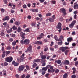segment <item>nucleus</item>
<instances>
[{
	"instance_id": "30",
	"label": "nucleus",
	"mask_w": 78,
	"mask_h": 78,
	"mask_svg": "<svg viewBox=\"0 0 78 78\" xmlns=\"http://www.w3.org/2000/svg\"><path fill=\"white\" fill-rule=\"evenodd\" d=\"M51 16V13H48L46 15V16L47 17H48V16Z\"/></svg>"
},
{
	"instance_id": "51",
	"label": "nucleus",
	"mask_w": 78,
	"mask_h": 78,
	"mask_svg": "<svg viewBox=\"0 0 78 78\" xmlns=\"http://www.w3.org/2000/svg\"><path fill=\"white\" fill-rule=\"evenodd\" d=\"M54 48H55V49H56V48H58V45H55L54 46Z\"/></svg>"
},
{
	"instance_id": "44",
	"label": "nucleus",
	"mask_w": 78,
	"mask_h": 78,
	"mask_svg": "<svg viewBox=\"0 0 78 78\" xmlns=\"http://www.w3.org/2000/svg\"><path fill=\"white\" fill-rule=\"evenodd\" d=\"M45 73H46V71H42V75H44L45 74Z\"/></svg>"
},
{
	"instance_id": "22",
	"label": "nucleus",
	"mask_w": 78,
	"mask_h": 78,
	"mask_svg": "<svg viewBox=\"0 0 78 78\" xmlns=\"http://www.w3.org/2000/svg\"><path fill=\"white\" fill-rule=\"evenodd\" d=\"M35 44H42V42L41 41H37L35 43Z\"/></svg>"
},
{
	"instance_id": "55",
	"label": "nucleus",
	"mask_w": 78,
	"mask_h": 78,
	"mask_svg": "<svg viewBox=\"0 0 78 78\" xmlns=\"http://www.w3.org/2000/svg\"><path fill=\"white\" fill-rule=\"evenodd\" d=\"M14 20V18H12V19H11L10 20V23H13V22H14V21H13V20Z\"/></svg>"
},
{
	"instance_id": "9",
	"label": "nucleus",
	"mask_w": 78,
	"mask_h": 78,
	"mask_svg": "<svg viewBox=\"0 0 78 78\" xmlns=\"http://www.w3.org/2000/svg\"><path fill=\"white\" fill-rule=\"evenodd\" d=\"M74 9H78V4H77L76 3H74V5L73 6Z\"/></svg>"
},
{
	"instance_id": "41",
	"label": "nucleus",
	"mask_w": 78,
	"mask_h": 78,
	"mask_svg": "<svg viewBox=\"0 0 78 78\" xmlns=\"http://www.w3.org/2000/svg\"><path fill=\"white\" fill-rule=\"evenodd\" d=\"M49 75H50V74L49 73L46 74L45 75V77H46V78H48V76Z\"/></svg>"
},
{
	"instance_id": "1",
	"label": "nucleus",
	"mask_w": 78,
	"mask_h": 78,
	"mask_svg": "<svg viewBox=\"0 0 78 78\" xmlns=\"http://www.w3.org/2000/svg\"><path fill=\"white\" fill-rule=\"evenodd\" d=\"M61 23L60 22H59L58 23L57 26L56 27V28H58V29H59L58 30L59 33H61V31L62 30V28H61Z\"/></svg>"
},
{
	"instance_id": "47",
	"label": "nucleus",
	"mask_w": 78,
	"mask_h": 78,
	"mask_svg": "<svg viewBox=\"0 0 78 78\" xmlns=\"http://www.w3.org/2000/svg\"><path fill=\"white\" fill-rule=\"evenodd\" d=\"M59 72V69H57L55 70V73H58Z\"/></svg>"
},
{
	"instance_id": "39",
	"label": "nucleus",
	"mask_w": 78,
	"mask_h": 78,
	"mask_svg": "<svg viewBox=\"0 0 78 78\" xmlns=\"http://www.w3.org/2000/svg\"><path fill=\"white\" fill-rule=\"evenodd\" d=\"M3 1L4 2L5 4L7 5L8 3V1H7V0H3Z\"/></svg>"
},
{
	"instance_id": "17",
	"label": "nucleus",
	"mask_w": 78,
	"mask_h": 78,
	"mask_svg": "<svg viewBox=\"0 0 78 78\" xmlns=\"http://www.w3.org/2000/svg\"><path fill=\"white\" fill-rule=\"evenodd\" d=\"M12 29L10 28V29L7 31V33H12Z\"/></svg>"
},
{
	"instance_id": "21",
	"label": "nucleus",
	"mask_w": 78,
	"mask_h": 78,
	"mask_svg": "<svg viewBox=\"0 0 78 78\" xmlns=\"http://www.w3.org/2000/svg\"><path fill=\"white\" fill-rule=\"evenodd\" d=\"M48 20L51 22H54V20L52 19V18H50Z\"/></svg>"
},
{
	"instance_id": "23",
	"label": "nucleus",
	"mask_w": 78,
	"mask_h": 78,
	"mask_svg": "<svg viewBox=\"0 0 78 78\" xmlns=\"http://www.w3.org/2000/svg\"><path fill=\"white\" fill-rule=\"evenodd\" d=\"M41 58L42 59H46V58L47 57V56L46 55H43L41 56Z\"/></svg>"
},
{
	"instance_id": "6",
	"label": "nucleus",
	"mask_w": 78,
	"mask_h": 78,
	"mask_svg": "<svg viewBox=\"0 0 78 78\" xmlns=\"http://www.w3.org/2000/svg\"><path fill=\"white\" fill-rule=\"evenodd\" d=\"M75 23H76V21L74 20L73 21L72 23L69 25V27L70 28H72L73 27V26H74V25L75 24Z\"/></svg>"
},
{
	"instance_id": "20",
	"label": "nucleus",
	"mask_w": 78,
	"mask_h": 78,
	"mask_svg": "<svg viewBox=\"0 0 78 78\" xmlns=\"http://www.w3.org/2000/svg\"><path fill=\"white\" fill-rule=\"evenodd\" d=\"M5 53H6V51H4L3 52V54L2 55V58H4L5 56Z\"/></svg>"
},
{
	"instance_id": "26",
	"label": "nucleus",
	"mask_w": 78,
	"mask_h": 78,
	"mask_svg": "<svg viewBox=\"0 0 78 78\" xmlns=\"http://www.w3.org/2000/svg\"><path fill=\"white\" fill-rule=\"evenodd\" d=\"M21 31H22V29H21V28L19 27H18V29H17L18 32V33H20V32H21Z\"/></svg>"
},
{
	"instance_id": "14",
	"label": "nucleus",
	"mask_w": 78,
	"mask_h": 78,
	"mask_svg": "<svg viewBox=\"0 0 78 78\" xmlns=\"http://www.w3.org/2000/svg\"><path fill=\"white\" fill-rule=\"evenodd\" d=\"M32 11V12H38V9H31L30 10Z\"/></svg>"
},
{
	"instance_id": "61",
	"label": "nucleus",
	"mask_w": 78,
	"mask_h": 78,
	"mask_svg": "<svg viewBox=\"0 0 78 78\" xmlns=\"http://www.w3.org/2000/svg\"><path fill=\"white\" fill-rule=\"evenodd\" d=\"M76 34V33H75V31H73L72 33V35H73V36L74 35H75V34Z\"/></svg>"
},
{
	"instance_id": "3",
	"label": "nucleus",
	"mask_w": 78,
	"mask_h": 78,
	"mask_svg": "<svg viewBox=\"0 0 78 78\" xmlns=\"http://www.w3.org/2000/svg\"><path fill=\"white\" fill-rule=\"evenodd\" d=\"M25 67V66L24 65H21L18 68L19 71H20V72L21 71H23Z\"/></svg>"
},
{
	"instance_id": "31",
	"label": "nucleus",
	"mask_w": 78,
	"mask_h": 78,
	"mask_svg": "<svg viewBox=\"0 0 78 78\" xmlns=\"http://www.w3.org/2000/svg\"><path fill=\"white\" fill-rule=\"evenodd\" d=\"M54 39L56 40V41H57V40L58 39V37H57V35H55L54 36Z\"/></svg>"
},
{
	"instance_id": "42",
	"label": "nucleus",
	"mask_w": 78,
	"mask_h": 78,
	"mask_svg": "<svg viewBox=\"0 0 78 78\" xmlns=\"http://www.w3.org/2000/svg\"><path fill=\"white\" fill-rule=\"evenodd\" d=\"M1 50L2 51H5V47H2L1 49Z\"/></svg>"
},
{
	"instance_id": "25",
	"label": "nucleus",
	"mask_w": 78,
	"mask_h": 78,
	"mask_svg": "<svg viewBox=\"0 0 78 78\" xmlns=\"http://www.w3.org/2000/svg\"><path fill=\"white\" fill-rule=\"evenodd\" d=\"M12 29L13 30H16L17 29V27H16V26L14 25L12 27Z\"/></svg>"
},
{
	"instance_id": "16",
	"label": "nucleus",
	"mask_w": 78,
	"mask_h": 78,
	"mask_svg": "<svg viewBox=\"0 0 78 78\" xmlns=\"http://www.w3.org/2000/svg\"><path fill=\"white\" fill-rule=\"evenodd\" d=\"M47 67H43L42 68V70L43 71H44L45 72H46L47 70Z\"/></svg>"
},
{
	"instance_id": "57",
	"label": "nucleus",
	"mask_w": 78,
	"mask_h": 78,
	"mask_svg": "<svg viewBox=\"0 0 78 78\" xmlns=\"http://www.w3.org/2000/svg\"><path fill=\"white\" fill-rule=\"evenodd\" d=\"M56 2L55 1H51V3H52V4H55L56 3Z\"/></svg>"
},
{
	"instance_id": "46",
	"label": "nucleus",
	"mask_w": 78,
	"mask_h": 78,
	"mask_svg": "<svg viewBox=\"0 0 78 78\" xmlns=\"http://www.w3.org/2000/svg\"><path fill=\"white\" fill-rule=\"evenodd\" d=\"M15 25H17V26H19V22L17 21H16L15 22Z\"/></svg>"
},
{
	"instance_id": "10",
	"label": "nucleus",
	"mask_w": 78,
	"mask_h": 78,
	"mask_svg": "<svg viewBox=\"0 0 78 78\" xmlns=\"http://www.w3.org/2000/svg\"><path fill=\"white\" fill-rule=\"evenodd\" d=\"M59 50H61L62 52H64L66 51V49H65V47H62L59 48Z\"/></svg>"
},
{
	"instance_id": "38",
	"label": "nucleus",
	"mask_w": 78,
	"mask_h": 78,
	"mask_svg": "<svg viewBox=\"0 0 78 78\" xmlns=\"http://www.w3.org/2000/svg\"><path fill=\"white\" fill-rule=\"evenodd\" d=\"M50 50H51V51H54V48H53L50 47Z\"/></svg>"
},
{
	"instance_id": "52",
	"label": "nucleus",
	"mask_w": 78,
	"mask_h": 78,
	"mask_svg": "<svg viewBox=\"0 0 78 78\" xmlns=\"http://www.w3.org/2000/svg\"><path fill=\"white\" fill-rule=\"evenodd\" d=\"M29 28H27L26 30H25V31L26 32H29Z\"/></svg>"
},
{
	"instance_id": "33",
	"label": "nucleus",
	"mask_w": 78,
	"mask_h": 78,
	"mask_svg": "<svg viewBox=\"0 0 78 78\" xmlns=\"http://www.w3.org/2000/svg\"><path fill=\"white\" fill-rule=\"evenodd\" d=\"M44 35V34L43 33H41L40 35H39V36H40L41 37V38H42L43 36Z\"/></svg>"
},
{
	"instance_id": "56",
	"label": "nucleus",
	"mask_w": 78,
	"mask_h": 78,
	"mask_svg": "<svg viewBox=\"0 0 78 78\" xmlns=\"http://www.w3.org/2000/svg\"><path fill=\"white\" fill-rule=\"evenodd\" d=\"M9 40L10 42H12L13 41H14V39L13 38H10Z\"/></svg>"
},
{
	"instance_id": "59",
	"label": "nucleus",
	"mask_w": 78,
	"mask_h": 78,
	"mask_svg": "<svg viewBox=\"0 0 78 78\" xmlns=\"http://www.w3.org/2000/svg\"><path fill=\"white\" fill-rule=\"evenodd\" d=\"M21 78H25V75L23 74L21 76Z\"/></svg>"
},
{
	"instance_id": "15",
	"label": "nucleus",
	"mask_w": 78,
	"mask_h": 78,
	"mask_svg": "<svg viewBox=\"0 0 78 78\" xmlns=\"http://www.w3.org/2000/svg\"><path fill=\"white\" fill-rule=\"evenodd\" d=\"M67 77H68V74H67V73H66L64 74L63 78H67Z\"/></svg>"
},
{
	"instance_id": "50",
	"label": "nucleus",
	"mask_w": 78,
	"mask_h": 78,
	"mask_svg": "<svg viewBox=\"0 0 78 78\" xmlns=\"http://www.w3.org/2000/svg\"><path fill=\"white\" fill-rule=\"evenodd\" d=\"M53 44H54V43H53V42H51V44H50V46L51 47H52V46H53Z\"/></svg>"
},
{
	"instance_id": "53",
	"label": "nucleus",
	"mask_w": 78,
	"mask_h": 78,
	"mask_svg": "<svg viewBox=\"0 0 78 78\" xmlns=\"http://www.w3.org/2000/svg\"><path fill=\"white\" fill-rule=\"evenodd\" d=\"M4 34L3 32H2L0 34V35L1 36H4Z\"/></svg>"
},
{
	"instance_id": "19",
	"label": "nucleus",
	"mask_w": 78,
	"mask_h": 78,
	"mask_svg": "<svg viewBox=\"0 0 78 78\" xmlns=\"http://www.w3.org/2000/svg\"><path fill=\"white\" fill-rule=\"evenodd\" d=\"M31 25L32 27H35L36 26V24L35 22H32L31 24Z\"/></svg>"
},
{
	"instance_id": "28",
	"label": "nucleus",
	"mask_w": 78,
	"mask_h": 78,
	"mask_svg": "<svg viewBox=\"0 0 78 78\" xmlns=\"http://www.w3.org/2000/svg\"><path fill=\"white\" fill-rule=\"evenodd\" d=\"M40 61H41V60L40 59L34 60V61L36 62H40Z\"/></svg>"
},
{
	"instance_id": "58",
	"label": "nucleus",
	"mask_w": 78,
	"mask_h": 78,
	"mask_svg": "<svg viewBox=\"0 0 78 78\" xmlns=\"http://www.w3.org/2000/svg\"><path fill=\"white\" fill-rule=\"evenodd\" d=\"M18 65H19V64L16 62H15V63L14 64V66H17Z\"/></svg>"
},
{
	"instance_id": "4",
	"label": "nucleus",
	"mask_w": 78,
	"mask_h": 78,
	"mask_svg": "<svg viewBox=\"0 0 78 78\" xmlns=\"http://www.w3.org/2000/svg\"><path fill=\"white\" fill-rule=\"evenodd\" d=\"M32 51V46L31 45H30L27 48V50H25V52L27 53V52H31Z\"/></svg>"
},
{
	"instance_id": "29",
	"label": "nucleus",
	"mask_w": 78,
	"mask_h": 78,
	"mask_svg": "<svg viewBox=\"0 0 78 78\" xmlns=\"http://www.w3.org/2000/svg\"><path fill=\"white\" fill-rule=\"evenodd\" d=\"M72 40V38L71 37H69L67 39V41L68 42H70Z\"/></svg>"
},
{
	"instance_id": "12",
	"label": "nucleus",
	"mask_w": 78,
	"mask_h": 78,
	"mask_svg": "<svg viewBox=\"0 0 78 78\" xmlns=\"http://www.w3.org/2000/svg\"><path fill=\"white\" fill-rule=\"evenodd\" d=\"M69 63H70V62H69V61L67 60H65V61L64 62L63 64H64L68 65L69 64Z\"/></svg>"
},
{
	"instance_id": "45",
	"label": "nucleus",
	"mask_w": 78,
	"mask_h": 78,
	"mask_svg": "<svg viewBox=\"0 0 78 78\" xmlns=\"http://www.w3.org/2000/svg\"><path fill=\"white\" fill-rule=\"evenodd\" d=\"M8 63L6 62H5L4 63V66H8Z\"/></svg>"
},
{
	"instance_id": "8",
	"label": "nucleus",
	"mask_w": 78,
	"mask_h": 78,
	"mask_svg": "<svg viewBox=\"0 0 78 78\" xmlns=\"http://www.w3.org/2000/svg\"><path fill=\"white\" fill-rule=\"evenodd\" d=\"M24 44L28 45L30 43V40L28 39H25L24 40Z\"/></svg>"
},
{
	"instance_id": "35",
	"label": "nucleus",
	"mask_w": 78,
	"mask_h": 78,
	"mask_svg": "<svg viewBox=\"0 0 78 78\" xmlns=\"http://www.w3.org/2000/svg\"><path fill=\"white\" fill-rule=\"evenodd\" d=\"M1 12L3 13L5 12V9H3V8H2L1 9Z\"/></svg>"
},
{
	"instance_id": "18",
	"label": "nucleus",
	"mask_w": 78,
	"mask_h": 78,
	"mask_svg": "<svg viewBox=\"0 0 78 78\" xmlns=\"http://www.w3.org/2000/svg\"><path fill=\"white\" fill-rule=\"evenodd\" d=\"M24 39H23V38H22V40H21L20 41V44L22 45H24L25 44V42H24V41L23 40Z\"/></svg>"
},
{
	"instance_id": "24",
	"label": "nucleus",
	"mask_w": 78,
	"mask_h": 78,
	"mask_svg": "<svg viewBox=\"0 0 78 78\" xmlns=\"http://www.w3.org/2000/svg\"><path fill=\"white\" fill-rule=\"evenodd\" d=\"M23 59H24V58L22 57V56H21L20 58V62H21V61H23Z\"/></svg>"
},
{
	"instance_id": "27",
	"label": "nucleus",
	"mask_w": 78,
	"mask_h": 78,
	"mask_svg": "<svg viewBox=\"0 0 78 78\" xmlns=\"http://www.w3.org/2000/svg\"><path fill=\"white\" fill-rule=\"evenodd\" d=\"M62 41H61V42H59L58 43V45H62Z\"/></svg>"
},
{
	"instance_id": "43",
	"label": "nucleus",
	"mask_w": 78,
	"mask_h": 78,
	"mask_svg": "<svg viewBox=\"0 0 78 78\" xmlns=\"http://www.w3.org/2000/svg\"><path fill=\"white\" fill-rule=\"evenodd\" d=\"M30 75L29 74H27L25 78H30Z\"/></svg>"
},
{
	"instance_id": "32",
	"label": "nucleus",
	"mask_w": 78,
	"mask_h": 78,
	"mask_svg": "<svg viewBox=\"0 0 78 78\" xmlns=\"http://www.w3.org/2000/svg\"><path fill=\"white\" fill-rule=\"evenodd\" d=\"M37 66V64L36 63H34L32 65V67L34 68H35Z\"/></svg>"
},
{
	"instance_id": "5",
	"label": "nucleus",
	"mask_w": 78,
	"mask_h": 78,
	"mask_svg": "<svg viewBox=\"0 0 78 78\" xmlns=\"http://www.w3.org/2000/svg\"><path fill=\"white\" fill-rule=\"evenodd\" d=\"M60 12H62L63 15H66L67 13H66V9L64 8H62L60 9Z\"/></svg>"
},
{
	"instance_id": "54",
	"label": "nucleus",
	"mask_w": 78,
	"mask_h": 78,
	"mask_svg": "<svg viewBox=\"0 0 78 78\" xmlns=\"http://www.w3.org/2000/svg\"><path fill=\"white\" fill-rule=\"evenodd\" d=\"M76 78V75H72L71 76V78Z\"/></svg>"
},
{
	"instance_id": "60",
	"label": "nucleus",
	"mask_w": 78,
	"mask_h": 78,
	"mask_svg": "<svg viewBox=\"0 0 78 78\" xmlns=\"http://www.w3.org/2000/svg\"><path fill=\"white\" fill-rule=\"evenodd\" d=\"M52 19L54 20L55 19H56V18H55V15H54L52 16Z\"/></svg>"
},
{
	"instance_id": "49",
	"label": "nucleus",
	"mask_w": 78,
	"mask_h": 78,
	"mask_svg": "<svg viewBox=\"0 0 78 78\" xmlns=\"http://www.w3.org/2000/svg\"><path fill=\"white\" fill-rule=\"evenodd\" d=\"M48 47H46L44 48V51H47V50H48Z\"/></svg>"
},
{
	"instance_id": "34",
	"label": "nucleus",
	"mask_w": 78,
	"mask_h": 78,
	"mask_svg": "<svg viewBox=\"0 0 78 78\" xmlns=\"http://www.w3.org/2000/svg\"><path fill=\"white\" fill-rule=\"evenodd\" d=\"M26 69L27 70H29L30 69V66L28 65L26 66Z\"/></svg>"
},
{
	"instance_id": "63",
	"label": "nucleus",
	"mask_w": 78,
	"mask_h": 78,
	"mask_svg": "<svg viewBox=\"0 0 78 78\" xmlns=\"http://www.w3.org/2000/svg\"><path fill=\"white\" fill-rule=\"evenodd\" d=\"M78 61H77V62H76L75 63V66H78Z\"/></svg>"
},
{
	"instance_id": "7",
	"label": "nucleus",
	"mask_w": 78,
	"mask_h": 78,
	"mask_svg": "<svg viewBox=\"0 0 78 78\" xmlns=\"http://www.w3.org/2000/svg\"><path fill=\"white\" fill-rule=\"evenodd\" d=\"M20 35L23 39H25V33H23L22 32L20 33Z\"/></svg>"
},
{
	"instance_id": "36",
	"label": "nucleus",
	"mask_w": 78,
	"mask_h": 78,
	"mask_svg": "<svg viewBox=\"0 0 78 78\" xmlns=\"http://www.w3.org/2000/svg\"><path fill=\"white\" fill-rule=\"evenodd\" d=\"M6 49H7L8 50H11V48L10 46H7L6 48Z\"/></svg>"
},
{
	"instance_id": "11",
	"label": "nucleus",
	"mask_w": 78,
	"mask_h": 78,
	"mask_svg": "<svg viewBox=\"0 0 78 78\" xmlns=\"http://www.w3.org/2000/svg\"><path fill=\"white\" fill-rule=\"evenodd\" d=\"M9 16H5V18H4L3 19V21H5V20H9Z\"/></svg>"
},
{
	"instance_id": "2",
	"label": "nucleus",
	"mask_w": 78,
	"mask_h": 78,
	"mask_svg": "<svg viewBox=\"0 0 78 78\" xmlns=\"http://www.w3.org/2000/svg\"><path fill=\"white\" fill-rule=\"evenodd\" d=\"M13 60V58L11 57H7L5 58V61L8 62H11Z\"/></svg>"
},
{
	"instance_id": "13",
	"label": "nucleus",
	"mask_w": 78,
	"mask_h": 78,
	"mask_svg": "<svg viewBox=\"0 0 78 78\" xmlns=\"http://www.w3.org/2000/svg\"><path fill=\"white\" fill-rule=\"evenodd\" d=\"M55 63H57L58 64H60L61 63V61L60 60H56L55 61Z\"/></svg>"
},
{
	"instance_id": "37",
	"label": "nucleus",
	"mask_w": 78,
	"mask_h": 78,
	"mask_svg": "<svg viewBox=\"0 0 78 78\" xmlns=\"http://www.w3.org/2000/svg\"><path fill=\"white\" fill-rule=\"evenodd\" d=\"M68 51H69L68 50H66V51H65V54L66 55H67V53H68Z\"/></svg>"
},
{
	"instance_id": "64",
	"label": "nucleus",
	"mask_w": 78,
	"mask_h": 78,
	"mask_svg": "<svg viewBox=\"0 0 78 78\" xmlns=\"http://www.w3.org/2000/svg\"><path fill=\"white\" fill-rule=\"evenodd\" d=\"M15 76H16V78H19V77L20 76H19V75L18 74H16Z\"/></svg>"
},
{
	"instance_id": "48",
	"label": "nucleus",
	"mask_w": 78,
	"mask_h": 78,
	"mask_svg": "<svg viewBox=\"0 0 78 78\" xmlns=\"http://www.w3.org/2000/svg\"><path fill=\"white\" fill-rule=\"evenodd\" d=\"M5 53L6 55H9V54L10 53V51H5Z\"/></svg>"
},
{
	"instance_id": "40",
	"label": "nucleus",
	"mask_w": 78,
	"mask_h": 78,
	"mask_svg": "<svg viewBox=\"0 0 78 78\" xmlns=\"http://www.w3.org/2000/svg\"><path fill=\"white\" fill-rule=\"evenodd\" d=\"M12 45L14 46V45H16V42L15 41H13L12 43Z\"/></svg>"
},
{
	"instance_id": "62",
	"label": "nucleus",
	"mask_w": 78,
	"mask_h": 78,
	"mask_svg": "<svg viewBox=\"0 0 78 78\" xmlns=\"http://www.w3.org/2000/svg\"><path fill=\"white\" fill-rule=\"evenodd\" d=\"M72 45L73 47H75L76 45V44L75 43H73L72 44Z\"/></svg>"
}]
</instances>
